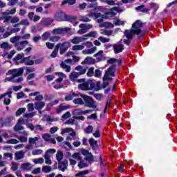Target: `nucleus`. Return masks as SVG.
<instances>
[{
    "instance_id": "1",
    "label": "nucleus",
    "mask_w": 177,
    "mask_h": 177,
    "mask_svg": "<svg viewBox=\"0 0 177 177\" xmlns=\"http://www.w3.org/2000/svg\"><path fill=\"white\" fill-rule=\"evenodd\" d=\"M23 73H24V68H23L11 69L8 71V75H11V77H6L5 79V82H21L23 81V77H21V75H23Z\"/></svg>"
},
{
    "instance_id": "2",
    "label": "nucleus",
    "mask_w": 177,
    "mask_h": 177,
    "mask_svg": "<svg viewBox=\"0 0 177 177\" xmlns=\"http://www.w3.org/2000/svg\"><path fill=\"white\" fill-rule=\"evenodd\" d=\"M54 19L57 20V21H74V20L77 19V17L67 15L66 12L58 10L55 12Z\"/></svg>"
},
{
    "instance_id": "3",
    "label": "nucleus",
    "mask_w": 177,
    "mask_h": 177,
    "mask_svg": "<svg viewBox=\"0 0 177 177\" xmlns=\"http://www.w3.org/2000/svg\"><path fill=\"white\" fill-rule=\"evenodd\" d=\"M143 27V23L142 21L137 20L132 24V30L134 31L136 35H140V38L143 37V32L142 31V28Z\"/></svg>"
},
{
    "instance_id": "4",
    "label": "nucleus",
    "mask_w": 177,
    "mask_h": 177,
    "mask_svg": "<svg viewBox=\"0 0 177 177\" xmlns=\"http://www.w3.org/2000/svg\"><path fill=\"white\" fill-rule=\"evenodd\" d=\"M80 91H91L95 88V83L91 80H88L86 82L78 85Z\"/></svg>"
},
{
    "instance_id": "5",
    "label": "nucleus",
    "mask_w": 177,
    "mask_h": 177,
    "mask_svg": "<svg viewBox=\"0 0 177 177\" xmlns=\"http://www.w3.org/2000/svg\"><path fill=\"white\" fill-rule=\"evenodd\" d=\"M82 97L84 99L86 107H89V109H96V104H95V101H93L92 97L86 95H82Z\"/></svg>"
},
{
    "instance_id": "6",
    "label": "nucleus",
    "mask_w": 177,
    "mask_h": 177,
    "mask_svg": "<svg viewBox=\"0 0 177 177\" xmlns=\"http://www.w3.org/2000/svg\"><path fill=\"white\" fill-rule=\"evenodd\" d=\"M55 46L57 49H59L60 55H63V53H64V52H66L67 49H68V48L70 47V41L59 43L57 44Z\"/></svg>"
},
{
    "instance_id": "7",
    "label": "nucleus",
    "mask_w": 177,
    "mask_h": 177,
    "mask_svg": "<svg viewBox=\"0 0 177 177\" xmlns=\"http://www.w3.org/2000/svg\"><path fill=\"white\" fill-rule=\"evenodd\" d=\"M71 30V28L66 27V28H57L55 29H53L52 30V34L53 35H62V34H66V32H68V31H70Z\"/></svg>"
},
{
    "instance_id": "8",
    "label": "nucleus",
    "mask_w": 177,
    "mask_h": 177,
    "mask_svg": "<svg viewBox=\"0 0 177 177\" xmlns=\"http://www.w3.org/2000/svg\"><path fill=\"white\" fill-rule=\"evenodd\" d=\"M39 140V137H34V138H29V145L26 146V150H32L34 149L33 145H37V142Z\"/></svg>"
},
{
    "instance_id": "9",
    "label": "nucleus",
    "mask_w": 177,
    "mask_h": 177,
    "mask_svg": "<svg viewBox=\"0 0 177 177\" xmlns=\"http://www.w3.org/2000/svg\"><path fill=\"white\" fill-rule=\"evenodd\" d=\"M88 39L86 37H80V36H75L72 39L70 40V42L71 44H73L74 45H77V44H81V42H84V41H86Z\"/></svg>"
},
{
    "instance_id": "10",
    "label": "nucleus",
    "mask_w": 177,
    "mask_h": 177,
    "mask_svg": "<svg viewBox=\"0 0 177 177\" xmlns=\"http://www.w3.org/2000/svg\"><path fill=\"white\" fill-rule=\"evenodd\" d=\"M12 97V93H6L0 96L1 99H4V104L7 106L10 104V98Z\"/></svg>"
},
{
    "instance_id": "11",
    "label": "nucleus",
    "mask_w": 177,
    "mask_h": 177,
    "mask_svg": "<svg viewBox=\"0 0 177 177\" xmlns=\"http://www.w3.org/2000/svg\"><path fill=\"white\" fill-rule=\"evenodd\" d=\"M113 48L114 50V53H121L124 50V44H121L118 43L116 44L113 45Z\"/></svg>"
},
{
    "instance_id": "12",
    "label": "nucleus",
    "mask_w": 177,
    "mask_h": 177,
    "mask_svg": "<svg viewBox=\"0 0 177 177\" xmlns=\"http://www.w3.org/2000/svg\"><path fill=\"white\" fill-rule=\"evenodd\" d=\"M28 44V41L24 40L21 42H17L15 45L17 50H23L24 48H26V45Z\"/></svg>"
},
{
    "instance_id": "13",
    "label": "nucleus",
    "mask_w": 177,
    "mask_h": 177,
    "mask_svg": "<svg viewBox=\"0 0 177 177\" xmlns=\"http://www.w3.org/2000/svg\"><path fill=\"white\" fill-rule=\"evenodd\" d=\"M23 59H24V53L18 54V55H17V56L13 59L14 63H15V64H17V65L21 64H23V62H21V61L23 60Z\"/></svg>"
},
{
    "instance_id": "14",
    "label": "nucleus",
    "mask_w": 177,
    "mask_h": 177,
    "mask_svg": "<svg viewBox=\"0 0 177 177\" xmlns=\"http://www.w3.org/2000/svg\"><path fill=\"white\" fill-rule=\"evenodd\" d=\"M68 109H70V105L61 104L59 106L56 108V111L57 114H60V113L64 111V110H68Z\"/></svg>"
},
{
    "instance_id": "15",
    "label": "nucleus",
    "mask_w": 177,
    "mask_h": 177,
    "mask_svg": "<svg viewBox=\"0 0 177 177\" xmlns=\"http://www.w3.org/2000/svg\"><path fill=\"white\" fill-rule=\"evenodd\" d=\"M42 138L46 142H50V143H53V145H56V140L52 138V136L49 134H44L42 136Z\"/></svg>"
},
{
    "instance_id": "16",
    "label": "nucleus",
    "mask_w": 177,
    "mask_h": 177,
    "mask_svg": "<svg viewBox=\"0 0 177 177\" xmlns=\"http://www.w3.org/2000/svg\"><path fill=\"white\" fill-rule=\"evenodd\" d=\"M32 169V165L30 162L22 163L21 165V169L22 171L28 172V171H31Z\"/></svg>"
},
{
    "instance_id": "17",
    "label": "nucleus",
    "mask_w": 177,
    "mask_h": 177,
    "mask_svg": "<svg viewBox=\"0 0 177 177\" xmlns=\"http://www.w3.org/2000/svg\"><path fill=\"white\" fill-rule=\"evenodd\" d=\"M133 35H136V32L132 29L124 30V37H126L127 39H132Z\"/></svg>"
},
{
    "instance_id": "18",
    "label": "nucleus",
    "mask_w": 177,
    "mask_h": 177,
    "mask_svg": "<svg viewBox=\"0 0 177 177\" xmlns=\"http://www.w3.org/2000/svg\"><path fill=\"white\" fill-rule=\"evenodd\" d=\"M59 166L58 168L60 171H62V172H64L66 169H67V166L68 165V162L67 160L63 161V162H58Z\"/></svg>"
},
{
    "instance_id": "19",
    "label": "nucleus",
    "mask_w": 177,
    "mask_h": 177,
    "mask_svg": "<svg viewBox=\"0 0 177 177\" xmlns=\"http://www.w3.org/2000/svg\"><path fill=\"white\" fill-rule=\"evenodd\" d=\"M93 56L97 59V62H102V60H104V52L103 50H100Z\"/></svg>"
},
{
    "instance_id": "20",
    "label": "nucleus",
    "mask_w": 177,
    "mask_h": 177,
    "mask_svg": "<svg viewBox=\"0 0 177 177\" xmlns=\"http://www.w3.org/2000/svg\"><path fill=\"white\" fill-rule=\"evenodd\" d=\"M58 120H59V118H52L49 115L46 114V115H44L43 116V121H47V122H55Z\"/></svg>"
},
{
    "instance_id": "21",
    "label": "nucleus",
    "mask_w": 177,
    "mask_h": 177,
    "mask_svg": "<svg viewBox=\"0 0 177 177\" xmlns=\"http://www.w3.org/2000/svg\"><path fill=\"white\" fill-rule=\"evenodd\" d=\"M115 65H112L111 67H109L108 68V70L106 71L105 75H109L110 77H114L115 73Z\"/></svg>"
},
{
    "instance_id": "22",
    "label": "nucleus",
    "mask_w": 177,
    "mask_h": 177,
    "mask_svg": "<svg viewBox=\"0 0 177 177\" xmlns=\"http://www.w3.org/2000/svg\"><path fill=\"white\" fill-rule=\"evenodd\" d=\"M95 59L91 57H87L82 62V64H95Z\"/></svg>"
},
{
    "instance_id": "23",
    "label": "nucleus",
    "mask_w": 177,
    "mask_h": 177,
    "mask_svg": "<svg viewBox=\"0 0 177 177\" xmlns=\"http://www.w3.org/2000/svg\"><path fill=\"white\" fill-rule=\"evenodd\" d=\"M1 49H3V50H9V49L12 48V45L8 42L4 41L0 44Z\"/></svg>"
},
{
    "instance_id": "24",
    "label": "nucleus",
    "mask_w": 177,
    "mask_h": 177,
    "mask_svg": "<svg viewBox=\"0 0 177 177\" xmlns=\"http://www.w3.org/2000/svg\"><path fill=\"white\" fill-rule=\"evenodd\" d=\"M96 50H97V48L93 47L91 48L83 50L82 53H83V55H93V53H95V52H96Z\"/></svg>"
},
{
    "instance_id": "25",
    "label": "nucleus",
    "mask_w": 177,
    "mask_h": 177,
    "mask_svg": "<svg viewBox=\"0 0 177 177\" xmlns=\"http://www.w3.org/2000/svg\"><path fill=\"white\" fill-rule=\"evenodd\" d=\"M45 107V102L42 101L35 102V110H42Z\"/></svg>"
},
{
    "instance_id": "26",
    "label": "nucleus",
    "mask_w": 177,
    "mask_h": 177,
    "mask_svg": "<svg viewBox=\"0 0 177 177\" xmlns=\"http://www.w3.org/2000/svg\"><path fill=\"white\" fill-rule=\"evenodd\" d=\"M90 146L92 147L93 150H97V141L95 140L93 138H90L89 140Z\"/></svg>"
},
{
    "instance_id": "27",
    "label": "nucleus",
    "mask_w": 177,
    "mask_h": 177,
    "mask_svg": "<svg viewBox=\"0 0 177 177\" xmlns=\"http://www.w3.org/2000/svg\"><path fill=\"white\" fill-rule=\"evenodd\" d=\"M135 9L138 12H142V13H146L147 12H149V10H150V9L146 8V6H145L143 5L136 7Z\"/></svg>"
},
{
    "instance_id": "28",
    "label": "nucleus",
    "mask_w": 177,
    "mask_h": 177,
    "mask_svg": "<svg viewBox=\"0 0 177 177\" xmlns=\"http://www.w3.org/2000/svg\"><path fill=\"white\" fill-rule=\"evenodd\" d=\"M41 23L46 27H49V26H50L52 24V23H53V19H49V18L43 19L41 20Z\"/></svg>"
},
{
    "instance_id": "29",
    "label": "nucleus",
    "mask_w": 177,
    "mask_h": 177,
    "mask_svg": "<svg viewBox=\"0 0 177 177\" xmlns=\"http://www.w3.org/2000/svg\"><path fill=\"white\" fill-rule=\"evenodd\" d=\"M21 63H24L26 66H32L34 64L33 60H30V57H24Z\"/></svg>"
},
{
    "instance_id": "30",
    "label": "nucleus",
    "mask_w": 177,
    "mask_h": 177,
    "mask_svg": "<svg viewBox=\"0 0 177 177\" xmlns=\"http://www.w3.org/2000/svg\"><path fill=\"white\" fill-rule=\"evenodd\" d=\"M15 157L17 160H21L22 158H24V152H23V151H17L15 153Z\"/></svg>"
},
{
    "instance_id": "31",
    "label": "nucleus",
    "mask_w": 177,
    "mask_h": 177,
    "mask_svg": "<svg viewBox=\"0 0 177 177\" xmlns=\"http://www.w3.org/2000/svg\"><path fill=\"white\" fill-rule=\"evenodd\" d=\"M80 75L77 72H72L69 75V79L74 82L75 81H77V78H78Z\"/></svg>"
},
{
    "instance_id": "32",
    "label": "nucleus",
    "mask_w": 177,
    "mask_h": 177,
    "mask_svg": "<svg viewBox=\"0 0 177 177\" xmlns=\"http://www.w3.org/2000/svg\"><path fill=\"white\" fill-rule=\"evenodd\" d=\"M75 70L80 75H84L85 73H86V69L85 68L82 67V66H77L75 68Z\"/></svg>"
},
{
    "instance_id": "33",
    "label": "nucleus",
    "mask_w": 177,
    "mask_h": 177,
    "mask_svg": "<svg viewBox=\"0 0 177 177\" xmlns=\"http://www.w3.org/2000/svg\"><path fill=\"white\" fill-rule=\"evenodd\" d=\"M64 157V154L62 151H57L55 158L58 162H61L62 160H63V158Z\"/></svg>"
},
{
    "instance_id": "34",
    "label": "nucleus",
    "mask_w": 177,
    "mask_h": 177,
    "mask_svg": "<svg viewBox=\"0 0 177 177\" xmlns=\"http://www.w3.org/2000/svg\"><path fill=\"white\" fill-rule=\"evenodd\" d=\"M60 67L61 68H63L64 70H65L66 73H70V71H71V66L67 65L64 62H62L60 64Z\"/></svg>"
},
{
    "instance_id": "35",
    "label": "nucleus",
    "mask_w": 177,
    "mask_h": 177,
    "mask_svg": "<svg viewBox=\"0 0 177 177\" xmlns=\"http://www.w3.org/2000/svg\"><path fill=\"white\" fill-rule=\"evenodd\" d=\"M74 97H77V93H71L68 95L65 96L64 100L66 102H70V100H73Z\"/></svg>"
},
{
    "instance_id": "36",
    "label": "nucleus",
    "mask_w": 177,
    "mask_h": 177,
    "mask_svg": "<svg viewBox=\"0 0 177 177\" xmlns=\"http://www.w3.org/2000/svg\"><path fill=\"white\" fill-rule=\"evenodd\" d=\"M16 13V8L11 10H7L6 12H2L3 16H9V15H15Z\"/></svg>"
},
{
    "instance_id": "37",
    "label": "nucleus",
    "mask_w": 177,
    "mask_h": 177,
    "mask_svg": "<svg viewBox=\"0 0 177 177\" xmlns=\"http://www.w3.org/2000/svg\"><path fill=\"white\" fill-rule=\"evenodd\" d=\"M17 26H30V22L28 21V19H24L20 23L15 24L14 27H17Z\"/></svg>"
},
{
    "instance_id": "38",
    "label": "nucleus",
    "mask_w": 177,
    "mask_h": 177,
    "mask_svg": "<svg viewBox=\"0 0 177 177\" xmlns=\"http://www.w3.org/2000/svg\"><path fill=\"white\" fill-rule=\"evenodd\" d=\"M41 171L44 174H49V172L52 171V167L48 166V165H44L42 167Z\"/></svg>"
},
{
    "instance_id": "39",
    "label": "nucleus",
    "mask_w": 177,
    "mask_h": 177,
    "mask_svg": "<svg viewBox=\"0 0 177 177\" xmlns=\"http://www.w3.org/2000/svg\"><path fill=\"white\" fill-rule=\"evenodd\" d=\"M14 120L13 116H8L5 120H4V122H5V127H9V125L10 124V122H12Z\"/></svg>"
},
{
    "instance_id": "40",
    "label": "nucleus",
    "mask_w": 177,
    "mask_h": 177,
    "mask_svg": "<svg viewBox=\"0 0 177 177\" xmlns=\"http://www.w3.org/2000/svg\"><path fill=\"white\" fill-rule=\"evenodd\" d=\"M44 160H45V164L47 165H52V160H50V155H44Z\"/></svg>"
},
{
    "instance_id": "41",
    "label": "nucleus",
    "mask_w": 177,
    "mask_h": 177,
    "mask_svg": "<svg viewBox=\"0 0 177 177\" xmlns=\"http://www.w3.org/2000/svg\"><path fill=\"white\" fill-rule=\"evenodd\" d=\"M80 28L82 30H88L90 28H92V25L91 24H82L79 26Z\"/></svg>"
},
{
    "instance_id": "42",
    "label": "nucleus",
    "mask_w": 177,
    "mask_h": 177,
    "mask_svg": "<svg viewBox=\"0 0 177 177\" xmlns=\"http://www.w3.org/2000/svg\"><path fill=\"white\" fill-rule=\"evenodd\" d=\"M57 75L59 77L58 79L56 80L57 82H62V81H63V78H66V75L62 72L57 73Z\"/></svg>"
},
{
    "instance_id": "43",
    "label": "nucleus",
    "mask_w": 177,
    "mask_h": 177,
    "mask_svg": "<svg viewBox=\"0 0 177 177\" xmlns=\"http://www.w3.org/2000/svg\"><path fill=\"white\" fill-rule=\"evenodd\" d=\"M17 169H19V163H17L16 162H12L10 170L11 171H17Z\"/></svg>"
},
{
    "instance_id": "44",
    "label": "nucleus",
    "mask_w": 177,
    "mask_h": 177,
    "mask_svg": "<svg viewBox=\"0 0 177 177\" xmlns=\"http://www.w3.org/2000/svg\"><path fill=\"white\" fill-rule=\"evenodd\" d=\"M85 37L96 38V37H97V32H96V31H91V32H88V34H86V35H84V37Z\"/></svg>"
},
{
    "instance_id": "45",
    "label": "nucleus",
    "mask_w": 177,
    "mask_h": 177,
    "mask_svg": "<svg viewBox=\"0 0 177 177\" xmlns=\"http://www.w3.org/2000/svg\"><path fill=\"white\" fill-rule=\"evenodd\" d=\"M100 34L102 35H106L107 37H110V35L113 34V30H101Z\"/></svg>"
},
{
    "instance_id": "46",
    "label": "nucleus",
    "mask_w": 177,
    "mask_h": 177,
    "mask_svg": "<svg viewBox=\"0 0 177 177\" xmlns=\"http://www.w3.org/2000/svg\"><path fill=\"white\" fill-rule=\"evenodd\" d=\"M113 24H115V26H124L125 22L124 21H121L120 19H115L113 20Z\"/></svg>"
},
{
    "instance_id": "47",
    "label": "nucleus",
    "mask_w": 177,
    "mask_h": 177,
    "mask_svg": "<svg viewBox=\"0 0 177 177\" xmlns=\"http://www.w3.org/2000/svg\"><path fill=\"white\" fill-rule=\"evenodd\" d=\"M73 102L74 104H79L80 106H82V104H84L85 102H84V100L81 98H75L73 100Z\"/></svg>"
},
{
    "instance_id": "48",
    "label": "nucleus",
    "mask_w": 177,
    "mask_h": 177,
    "mask_svg": "<svg viewBox=\"0 0 177 177\" xmlns=\"http://www.w3.org/2000/svg\"><path fill=\"white\" fill-rule=\"evenodd\" d=\"M20 40V36H15L13 37H11L10 39V42H11L12 44H17V42H19V41Z\"/></svg>"
},
{
    "instance_id": "49",
    "label": "nucleus",
    "mask_w": 177,
    "mask_h": 177,
    "mask_svg": "<svg viewBox=\"0 0 177 177\" xmlns=\"http://www.w3.org/2000/svg\"><path fill=\"white\" fill-rule=\"evenodd\" d=\"M107 63H109V64H114V63H118V64H121V61H119L115 58H111L107 60Z\"/></svg>"
},
{
    "instance_id": "50",
    "label": "nucleus",
    "mask_w": 177,
    "mask_h": 177,
    "mask_svg": "<svg viewBox=\"0 0 177 177\" xmlns=\"http://www.w3.org/2000/svg\"><path fill=\"white\" fill-rule=\"evenodd\" d=\"M24 133L26 134V136H19L17 137V139H19V140H20V142H21L22 143H26V142H27V133L24 131Z\"/></svg>"
},
{
    "instance_id": "51",
    "label": "nucleus",
    "mask_w": 177,
    "mask_h": 177,
    "mask_svg": "<svg viewBox=\"0 0 177 177\" xmlns=\"http://www.w3.org/2000/svg\"><path fill=\"white\" fill-rule=\"evenodd\" d=\"M32 162L34 164H44V162H45V160L43 158H39L33 159Z\"/></svg>"
},
{
    "instance_id": "52",
    "label": "nucleus",
    "mask_w": 177,
    "mask_h": 177,
    "mask_svg": "<svg viewBox=\"0 0 177 177\" xmlns=\"http://www.w3.org/2000/svg\"><path fill=\"white\" fill-rule=\"evenodd\" d=\"M86 75H87V77H93V75H95V68L93 67L90 68Z\"/></svg>"
},
{
    "instance_id": "53",
    "label": "nucleus",
    "mask_w": 177,
    "mask_h": 177,
    "mask_svg": "<svg viewBox=\"0 0 177 177\" xmlns=\"http://www.w3.org/2000/svg\"><path fill=\"white\" fill-rule=\"evenodd\" d=\"M49 37H50V32H45L42 36H41V38H42V40L43 41H48V39H49Z\"/></svg>"
},
{
    "instance_id": "54",
    "label": "nucleus",
    "mask_w": 177,
    "mask_h": 177,
    "mask_svg": "<svg viewBox=\"0 0 177 177\" xmlns=\"http://www.w3.org/2000/svg\"><path fill=\"white\" fill-rule=\"evenodd\" d=\"M72 158L77 160V161H81L82 158H81V154L80 153H75L72 155Z\"/></svg>"
},
{
    "instance_id": "55",
    "label": "nucleus",
    "mask_w": 177,
    "mask_h": 177,
    "mask_svg": "<svg viewBox=\"0 0 177 177\" xmlns=\"http://www.w3.org/2000/svg\"><path fill=\"white\" fill-rule=\"evenodd\" d=\"M24 129V128L23 126L19 123H17L14 127V131H15V132H19V131H23Z\"/></svg>"
},
{
    "instance_id": "56",
    "label": "nucleus",
    "mask_w": 177,
    "mask_h": 177,
    "mask_svg": "<svg viewBox=\"0 0 177 177\" xmlns=\"http://www.w3.org/2000/svg\"><path fill=\"white\" fill-rule=\"evenodd\" d=\"M85 46L83 45H75L72 47V50H82Z\"/></svg>"
},
{
    "instance_id": "57",
    "label": "nucleus",
    "mask_w": 177,
    "mask_h": 177,
    "mask_svg": "<svg viewBox=\"0 0 177 177\" xmlns=\"http://www.w3.org/2000/svg\"><path fill=\"white\" fill-rule=\"evenodd\" d=\"M75 2L76 0H64L62 3V5H67V3H68V5H74Z\"/></svg>"
},
{
    "instance_id": "58",
    "label": "nucleus",
    "mask_w": 177,
    "mask_h": 177,
    "mask_svg": "<svg viewBox=\"0 0 177 177\" xmlns=\"http://www.w3.org/2000/svg\"><path fill=\"white\" fill-rule=\"evenodd\" d=\"M23 113H26V108H21L18 109L15 113L16 117H19V115H21Z\"/></svg>"
},
{
    "instance_id": "59",
    "label": "nucleus",
    "mask_w": 177,
    "mask_h": 177,
    "mask_svg": "<svg viewBox=\"0 0 177 177\" xmlns=\"http://www.w3.org/2000/svg\"><path fill=\"white\" fill-rule=\"evenodd\" d=\"M102 26L105 28H113V27H114V25L110 22H104L102 24Z\"/></svg>"
},
{
    "instance_id": "60",
    "label": "nucleus",
    "mask_w": 177,
    "mask_h": 177,
    "mask_svg": "<svg viewBox=\"0 0 177 177\" xmlns=\"http://www.w3.org/2000/svg\"><path fill=\"white\" fill-rule=\"evenodd\" d=\"M80 21H83L84 23H88L89 21H91V19L89 18H88V17L86 16H81L79 18Z\"/></svg>"
},
{
    "instance_id": "61",
    "label": "nucleus",
    "mask_w": 177,
    "mask_h": 177,
    "mask_svg": "<svg viewBox=\"0 0 177 177\" xmlns=\"http://www.w3.org/2000/svg\"><path fill=\"white\" fill-rule=\"evenodd\" d=\"M42 153H44V151L41 149H34L32 151V156H39V154H42Z\"/></svg>"
},
{
    "instance_id": "62",
    "label": "nucleus",
    "mask_w": 177,
    "mask_h": 177,
    "mask_svg": "<svg viewBox=\"0 0 177 177\" xmlns=\"http://www.w3.org/2000/svg\"><path fill=\"white\" fill-rule=\"evenodd\" d=\"M78 167L79 168H86V167H88V164H86V162H85L84 160H82V159L80 160V162L78 164Z\"/></svg>"
},
{
    "instance_id": "63",
    "label": "nucleus",
    "mask_w": 177,
    "mask_h": 177,
    "mask_svg": "<svg viewBox=\"0 0 177 177\" xmlns=\"http://www.w3.org/2000/svg\"><path fill=\"white\" fill-rule=\"evenodd\" d=\"M20 21V18L19 17H11V24H15L16 23H19Z\"/></svg>"
},
{
    "instance_id": "64",
    "label": "nucleus",
    "mask_w": 177,
    "mask_h": 177,
    "mask_svg": "<svg viewBox=\"0 0 177 177\" xmlns=\"http://www.w3.org/2000/svg\"><path fill=\"white\" fill-rule=\"evenodd\" d=\"M93 131V127H92V126H88L84 129L85 133H87V134L92 133Z\"/></svg>"
}]
</instances>
